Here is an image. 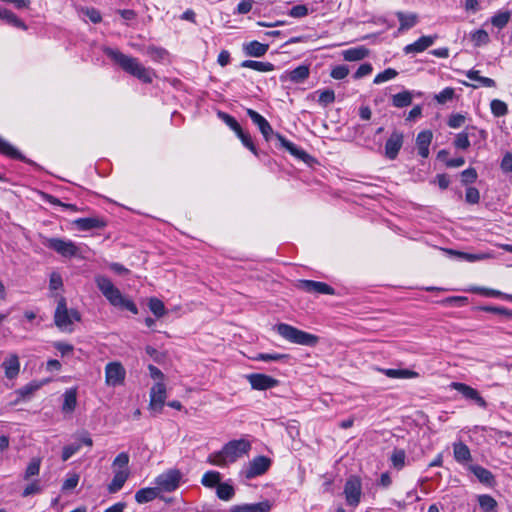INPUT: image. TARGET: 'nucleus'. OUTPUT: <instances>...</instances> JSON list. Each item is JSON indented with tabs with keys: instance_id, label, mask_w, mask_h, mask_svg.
I'll return each instance as SVG.
<instances>
[{
	"instance_id": "nucleus-53",
	"label": "nucleus",
	"mask_w": 512,
	"mask_h": 512,
	"mask_svg": "<svg viewBox=\"0 0 512 512\" xmlns=\"http://www.w3.org/2000/svg\"><path fill=\"white\" fill-rule=\"evenodd\" d=\"M41 491H42V487L40 485V481L34 480L24 488V490L21 493V496L26 498L31 495L39 494Z\"/></svg>"
},
{
	"instance_id": "nucleus-10",
	"label": "nucleus",
	"mask_w": 512,
	"mask_h": 512,
	"mask_svg": "<svg viewBox=\"0 0 512 512\" xmlns=\"http://www.w3.org/2000/svg\"><path fill=\"white\" fill-rule=\"evenodd\" d=\"M126 371L120 362H109L105 366V383L108 386H118L123 384Z\"/></svg>"
},
{
	"instance_id": "nucleus-28",
	"label": "nucleus",
	"mask_w": 512,
	"mask_h": 512,
	"mask_svg": "<svg viewBox=\"0 0 512 512\" xmlns=\"http://www.w3.org/2000/svg\"><path fill=\"white\" fill-rule=\"evenodd\" d=\"M453 455L454 459L461 464L471 460L470 449L463 442H456L453 444Z\"/></svg>"
},
{
	"instance_id": "nucleus-45",
	"label": "nucleus",
	"mask_w": 512,
	"mask_h": 512,
	"mask_svg": "<svg viewBox=\"0 0 512 512\" xmlns=\"http://www.w3.org/2000/svg\"><path fill=\"white\" fill-rule=\"evenodd\" d=\"M478 503L482 510L489 512L495 510L497 507L496 500L490 495H480L478 497Z\"/></svg>"
},
{
	"instance_id": "nucleus-16",
	"label": "nucleus",
	"mask_w": 512,
	"mask_h": 512,
	"mask_svg": "<svg viewBox=\"0 0 512 512\" xmlns=\"http://www.w3.org/2000/svg\"><path fill=\"white\" fill-rule=\"evenodd\" d=\"M450 387L462 394L464 398L475 402L478 406L486 407V401L473 387L461 382H452Z\"/></svg>"
},
{
	"instance_id": "nucleus-34",
	"label": "nucleus",
	"mask_w": 512,
	"mask_h": 512,
	"mask_svg": "<svg viewBox=\"0 0 512 512\" xmlns=\"http://www.w3.org/2000/svg\"><path fill=\"white\" fill-rule=\"evenodd\" d=\"M241 67L249 68L259 72H270L274 70V65L270 62H262L255 60H245L241 63Z\"/></svg>"
},
{
	"instance_id": "nucleus-18",
	"label": "nucleus",
	"mask_w": 512,
	"mask_h": 512,
	"mask_svg": "<svg viewBox=\"0 0 512 512\" xmlns=\"http://www.w3.org/2000/svg\"><path fill=\"white\" fill-rule=\"evenodd\" d=\"M300 286L303 290L309 293H316V294H327V295H334L335 290L330 285L324 283V282H318L313 280H302L300 281Z\"/></svg>"
},
{
	"instance_id": "nucleus-32",
	"label": "nucleus",
	"mask_w": 512,
	"mask_h": 512,
	"mask_svg": "<svg viewBox=\"0 0 512 512\" xmlns=\"http://www.w3.org/2000/svg\"><path fill=\"white\" fill-rule=\"evenodd\" d=\"M399 21V30L404 31L414 27L418 22V16L415 13L405 14L401 11L396 12Z\"/></svg>"
},
{
	"instance_id": "nucleus-57",
	"label": "nucleus",
	"mask_w": 512,
	"mask_h": 512,
	"mask_svg": "<svg viewBox=\"0 0 512 512\" xmlns=\"http://www.w3.org/2000/svg\"><path fill=\"white\" fill-rule=\"evenodd\" d=\"M454 145L458 149L466 150L470 147V140L467 133H459L456 135Z\"/></svg>"
},
{
	"instance_id": "nucleus-25",
	"label": "nucleus",
	"mask_w": 512,
	"mask_h": 512,
	"mask_svg": "<svg viewBox=\"0 0 512 512\" xmlns=\"http://www.w3.org/2000/svg\"><path fill=\"white\" fill-rule=\"evenodd\" d=\"M269 49L268 44H263L258 41H251L243 45V51L247 56L262 57Z\"/></svg>"
},
{
	"instance_id": "nucleus-26",
	"label": "nucleus",
	"mask_w": 512,
	"mask_h": 512,
	"mask_svg": "<svg viewBox=\"0 0 512 512\" xmlns=\"http://www.w3.org/2000/svg\"><path fill=\"white\" fill-rule=\"evenodd\" d=\"M468 469L477 477V479L488 486L494 484L495 479L493 474L486 468L480 465H470Z\"/></svg>"
},
{
	"instance_id": "nucleus-48",
	"label": "nucleus",
	"mask_w": 512,
	"mask_h": 512,
	"mask_svg": "<svg viewBox=\"0 0 512 512\" xmlns=\"http://www.w3.org/2000/svg\"><path fill=\"white\" fill-rule=\"evenodd\" d=\"M218 117L229 126L236 134L242 129L237 120L225 112H218Z\"/></svg>"
},
{
	"instance_id": "nucleus-49",
	"label": "nucleus",
	"mask_w": 512,
	"mask_h": 512,
	"mask_svg": "<svg viewBox=\"0 0 512 512\" xmlns=\"http://www.w3.org/2000/svg\"><path fill=\"white\" fill-rule=\"evenodd\" d=\"M290 356L288 354H280V353H260L255 357V360L258 361H281L287 360Z\"/></svg>"
},
{
	"instance_id": "nucleus-4",
	"label": "nucleus",
	"mask_w": 512,
	"mask_h": 512,
	"mask_svg": "<svg viewBox=\"0 0 512 512\" xmlns=\"http://www.w3.org/2000/svg\"><path fill=\"white\" fill-rule=\"evenodd\" d=\"M95 283L111 305L126 309L133 314H138V308L135 303L132 300L124 297L120 290L114 286L108 277L98 275L95 277Z\"/></svg>"
},
{
	"instance_id": "nucleus-46",
	"label": "nucleus",
	"mask_w": 512,
	"mask_h": 512,
	"mask_svg": "<svg viewBox=\"0 0 512 512\" xmlns=\"http://www.w3.org/2000/svg\"><path fill=\"white\" fill-rule=\"evenodd\" d=\"M391 462L393 466L400 470L405 465L406 453L403 449H395L391 455Z\"/></svg>"
},
{
	"instance_id": "nucleus-6",
	"label": "nucleus",
	"mask_w": 512,
	"mask_h": 512,
	"mask_svg": "<svg viewBox=\"0 0 512 512\" xmlns=\"http://www.w3.org/2000/svg\"><path fill=\"white\" fill-rule=\"evenodd\" d=\"M275 329L281 337L294 344L313 347L319 341L316 335L300 330L289 324L280 323L275 326Z\"/></svg>"
},
{
	"instance_id": "nucleus-31",
	"label": "nucleus",
	"mask_w": 512,
	"mask_h": 512,
	"mask_svg": "<svg viewBox=\"0 0 512 512\" xmlns=\"http://www.w3.org/2000/svg\"><path fill=\"white\" fill-rule=\"evenodd\" d=\"M369 51L364 46L354 47L342 52L343 58L346 61H359L367 57Z\"/></svg>"
},
{
	"instance_id": "nucleus-55",
	"label": "nucleus",
	"mask_w": 512,
	"mask_h": 512,
	"mask_svg": "<svg viewBox=\"0 0 512 512\" xmlns=\"http://www.w3.org/2000/svg\"><path fill=\"white\" fill-rule=\"evenodd\" d=\"M454 94H455L454 89L451 87H447V88L443 89L440 93L435 95V100L439 104H444L447 101H450L454 97Z\"/></svg>"
},
{
	"instance_id": "nucleus-47",
	"label": "nucleus",
	"mask_w": 512,
	"mask_h": 512,
	"mask_svg": "<svg viewBox=\"0 0 512 512\" xmlns=\"http://www.w3.org/2000/svg\"><path fill=\"white\" fill-rule=\"evenodd\" d=\"M398 72L393 68H387L383 72L378 73L374 78V84H381L383 82L394 79Z\"/></svg>"
},
{
	"instance_id": "nucleus-11",
	"label": "nucleus",
	"mask_w": 512,
	"mask_h": 512,
	"mask_svg": "<svg viewBox=\"0 0 512 512\" xmlns=\"http://www.w3.org/2000/svg\"><path fill=\"white\" fill-rule=\"evenodd\" d=\"M271 460L266 456H257L251 460L244 469V475L247 479H253L263 475L270 467Z\"/></svg>"
},
{
	"instance_id": "nucleus-14",
	"label": "nucleus",
	"mask_w": 512,
	"mask_h": 512,
	"mask_svg": "<svg viewBox=\"0 0 512 512\" xmlns=\"http://www.w3.org/2000/svg\"><path fill=\"white\" fill-rule=\"evenodd\" d=\"M310 75V68L308 65H299L293 70H287L280 76L282 83L290 82L292 84L303 83Z\"/></svg>"
},
{
	"instance_id": "nucleus-54",
	"label": "nucleus",
	"mask_w": 512,
	"mask_h": 512,
	"mask_svg": "<svg viewBox=\"0 0 512 512\" xmlns=\"http://www.w3.org/2000/svg\"><path fill=\"white\" fill-rule=\"evenodd\" d=\"M477 176L474 168H468L461 172V182L464 185L472 184L477 180Z\"/></svg>"
},
{
	"instance_id": "nucleus-24",
	"label": "nucleus",
	"mask_w": 512,
	"mask_h": 512,
	"mask_svg": "<svg viewBox=\"0 0 512 512\" xmlns=\"http://www.w3.org/2000/svg\"><path fill=\"white\" fill-rule=\"evenodd\" d=\"M271 504L269 501H263L252 504L234 505L231 507V512H269Z\"/></svg>"
},
{
	"instance_id": "nucleus-23",
	"label": "nucleus",
	"mask_w": 512,
	"mask_h": 512,
	"mask_svg": "<svg viewBox=\"0 0 512 512\" xmlns=\"http://www.w3.org/2000/svg\"><path fill=\"white\" fill-rule=\"evenodd\" d=\"M377 370L383 373L388 378L393 379H412L419 377L418 372L410 369L378 368Z\"/></svg>"
},
{
	"instance_id": "nucleus-39",
	"label": "nucleus",
	"mask_w": 512,
	"mask_h": 512,
	"mask_svg": "<svg viewBox=\"0 0 512 512\" xmlns=\"http://www.w3.org/2000/svg\"><path fill=\"white\" fill-rule=\"evenodd\" d=\"M40 466H41V459L38 457H35L31 459L28 466L25 469L23 479L24 480H30L32 477L37 476L40 472Z\"/></svg>"
},
{
	"instance_id": "nucleus-60",
	"label": "nucleus",
	"mask_w": 512,
	"mask_h": 512,
	"mask_svg": "<svg viewBox=\"0 0 512 512\" xmlns=\"http://www.w3.org/2000/svg\"><path fill=\"white\" fill-rule=\"evenodd\" d=\"M349 74V68L345 65L334 67L330 73L331 77L336 80L344 79Z\"/></svg>"
},
{
	"instance_id": "nucleus-5",
	"label": "nucleus",
	"mask_w": 512,
	"mask_h": 512,
	"mask_svg": "<svg viewBox=\"0 0 512 512\" xmlns=\"http://www.w3.org/2000/svg\"><path fill=\"white\" fill-rule=\"evenodd\" d=\"M81 321V314L76 309H68L66 299L61 296L54 312V324L61 331L72 332L74 322Z\"/></svg>"
},
{
	"instance_id": "nucleus-12",
	"label": "nucleus",
	"mask_w": 512,
	"mask_h": 512,
	"mask_svg": "<svg viewBox=\"0 0 512 512\" xmlns=\"http://www.w3.org/2000/svg\"><path fill=\"white\" fill-rule=\"evenodd\" d=\"M166 400V386L162 382L154 384L150 390L149 409L154 413H160Z\"/></svg>"
},
{
	"instance_id": "nucleus-33",
	"label": "nucleus",
	"mask_w": 512,
	"mask_h": 512,
	"mask_svg": "<svg viewBox=\"0 0 512 512\" xmlns=\"http://www.w3.org/2000/svg\"><path fill=\"white\" fill-rule=\"evenodd\" d=\"M158 489L155 488H142L135 493V500L139 504H144L153 501L158 496Z\"/></svg>"
},
{
	"instance_id": "nucleus-50",
	"label": "nucleus",
	"mask_w": 512,
	"mask_h": 512,
	"mask_svg": "<svg viewBox=\"0 0 512 512\" xmlns=\"http://www.w3.org/2000/svg\"><path fill=\"white\" fill-rule=\"evenodd\" d=\"M471 39L474 45L479 47L489 42V35L485 30L479 29L471 34Z\"/></svg>"
},
{
	"instance_id": "nucleus-38",
	"label": "nucleus",
	"mask_w": 512,
	"mask_h": 512,
	"mask_svg": "<svg viewBox=\"0 0 512 512\" xmlns=\"http://www.w3.org/2000/svg\"><path fill=\"white\" fill-rule=\"evenodd\" d=\"M216 494L219 499L223 501H229L233 498L235 490L232 485L225 482H220L217 485Z\"/></svg>"
},
{
	"instance_id": "nucleus-62",
	"label": "nucleus",
	"mask_w": 512,
	"mask_h": 512,
	"mask_svg": "<svg viewBox=\"0 0 512 512\" xmlns=\"http://www.w3.org/2000/svg\"><path fill=\"white\" fill-rule=\"evenodd\" d=\"M53 347L60 352L62 356L68 355L73 352L74 347L73 345L62 342V341H56L53 343Z\"/></svg>"
},
{
	"instance_id": "nucleus-64",
	"label": "nucleus",
	"mask_w": 512,
	"mask_h": 512,
	"mask_svg": "<svg viewBox=\"0 0 512 512\" xmlns=\"http://www.w3.org/2000/svg\"><path fill=\"white\" fill-rule=\"evenodd\" d=\"M372 70L373 68L370 63H363L358 67L353 77L355 79H360L362 77L369 75L372 72Z\"/></svg>"
},
{
	"instance_id": "nucleus-17",
	"label": "nucleus",
	"mask_w": 512,
	"mask_h": 512,
	"mask_svg": "<svg viewBox=\"0 0 512 512\" xmlns=\"http://www.w3.org/2000/svg\"><path fill=\"white\" fill-rule=\"evenodd\" d=\"M437 39H438V36L436 34L435 35L421 36L415 42L406 45L403 48V52L406 55L418 54V53L424 52L426 49L431 47L435 43V41Z\"/></svg>"
},
{
	"instance_id": "nucleus-41",
	"label": "nucleus",
	"mask_w": 512,
	"mask_h": 512,
	"mask_svg": "<svg viewBox=\"0 0 512 512\" xmlns=\"http://www.w3.org/2000/svg\"><path fill=\"white\" fill-rule=\"evenodd\" d=\"M221 475L217 471H207L202 479L201 483L206 487H214L220 483Z\"/></svg>"
},
{
	"instance_id": "nucleus-42",
	"label": "nucleus",
	"mask_w": 512,
	"mask_h": 512,
	"mask_svg": "<svg viewBox=\"0 0 512 512\" xmlns=\"http://www.w3.org/2000/svg\"><path fill=\"white\" fill-rule=\"evenodd\" d=\"M490 108L495 117H502L508 113L507 104L499 99H493L490 103Z\"/></svg>"
},
{
	"instance_id": "nucleus-3",
	"label": "nucleus",
	"mask_w": 512,
	"mask_h": 512,
	"mask_svg": "<svg viewBox=\"0 0 512 512\" xmlns=\"http://www.w3.org/2000/svg\"><path fill=\"white\" fill-rule=\"evenodd\" d=\"M246 113L250 117L251 121L258 127L266 141H270L272 137H276L281 147L289 151L291 155L301 160H305L306 157H308V154L303 149L297 147L281 134L275 133L270 123L257 111L249 108L247 109Z\"/></svg>"
},
{
	"instance_id": "nucleus-59",
	"label": "nucleus",
	"mask_w": 512,
	"mask_h": 512,
	"mask_svg": "<svg viewBox=\"0 0 512 512\" xmlns=\"http://www.w3.org/2000/svg\"><path fill=\"white\" fill-rule=\"evenodd\" d=\"M288 15L293 18H303L308 15V8L303 4L295 5L289 10Z\"/></svg>"
},
{
	"instance_id": "nucleus-19",
	"label": "nucleus",
	"mask_w": 512,
	"mask_h": 512,
	"mask_svg": "<svg viewBox=\"0 0 512 512\" xmlns=\"http://www.w3.org/2000/svg\"><path fill=\"white\" fill-rule=\"evenodd\" d=\"M73 224L80 231L102 229L107 225L106 221L99 217L78 218L73 221Z\"/></svg>"
},
{
	"instance_id": "nucleus-61",
	"label": "nucleus",
	"mask_w": 512,
	"mask_h": 512,
	"mask_svg": "<svg viewBox=\"0 0 512 512\" xmlns=\"http://www.w3.org/2000/svg\"><path fill=\"white\" fill-rule=\"evenodd\" d=\"M465 200L470 204H477L480 200L479 190L475 187H468L465 193Z\"/></svg>"
},
{
	"instance_id": "nucleus-58",
	"label": "nucleus",
	"mask_w": 512,
	"mask_h": 512,
	"mask_svg": "<svg viewBox=\"0 0 512 512\" xmlns=\"http://www.w3.org/2000/svg\"><path fill=\"white\" fill-rule=\"evenodd\" d=\"M81 448V443H74L67 445L62 450V460L67 461L70 459L75 453H77Z\"/></svg>"
},
{
	"instance_id": "nucleus-22",
	"label": "nucleus",
	"mask_w": 512,
	"mask_h": 512,
	"mask_svg": "<svg viewBox=\"0 0 512 512\" xmlns=\"http://www.w3.org/2000/svg\"><path fill=\"white\" fill-rule=\"evenodd\" d=\"M433 138V134L430 130L421 131L416 138V146L418 149V154L422 158H427L429 156V146L431 144Z\"/></svg>"
},
{
	"instance_id": "nucleus-56",
	"label": "nucleus",
	"mask_w": 512,
	"mask_h": 512,
	"mask_svg": "<svg viewBox=\"0 0 512 512\" xmlns=\"http://www.w3.org/2000/svg\"><path fill=\"white\" fill-rule=\"evenodd\" d=\"M335 101V93L333 90L327 89L323 90L319 94L318 102L323 105L327 106Z\"/></svg>"
},
{
	"instance_id": "nucleus-1",
	"label": "nucleus",
	"mask_w": 512,
	"mask_h": 512,
	"mask_svg": "<svg viewBox=\"0 0 512 512\" xmlns=\"http://www.w3.org/2000/svg\"><path fill=\"white\" fill-rule=\"evenodd\" d=\"M103 52L125 72L144 83H152L155 73L152 69L144 67L137 58L126 55L121 51L110 47H105Z\"/></svg>"
},
{
	"instance_id": "nucleus-29",
	"label": "nucleus",
	"mask_w": 512,
	"mask_h": 512,
	"mask_svg": "<svg viewBox=\"0 0 512 512\" xmlns=\"http://www.w3.org/2000/svg\"><path fill=\"white\" fill-rule=\"evenodd\" d=\"M0 19L16 28H20L22 30L27 29L26 24L21 19H19L15 13L7 8L0 7Z\"/></svg>"
},
{
	"instance_id": "nucleus-52",
	"label": "nucleus",
	"mask_w": 512,
	"mask_h": 512,
	"mask_svg": "<svg viewBox=\"0 0 512 512\" xmlns=\"http://www.w3.org/2000/svg\"><path fill=\"white\" fill-rule=\"evenodd\" d=\"M510 13L509 12H500L496 15H494L491 18V23L493 26L502 29L505 27L509 21Z\"/></svg>"
},
{
	"instance_id": "nucleus-40",
	"label": "nucleus",
	"mask_w": 512,
	"mask_h": 512,
	"mask_svg": "<svg viewBox=\"0 0 512 512\" xmlns=\"http://www.w3.org/2000/svg\"><path fill=\"white\" fill-rule=\"evenodd\" d=\"M150 311L157 317L160 318L165 315L166 309L164 303L155 297L149 299L148 303Z\"/></svg>"
},
{
	"instance_id": "nucleus-36",
	"label": "nucleus",
	"mask_w": 512,
	"mask_h": 512,
	"mask_svg": "<svg viewBox=\"0 0 512 512\" xmlns=\"http://www.w3.org/2000/svg\"><path fill=\"white\" fill-rule=\"evenodd\" d=\"M412 99V93L405 90L392 96V105L396 108H404L411 105Z\"/></svg>"
},
{
	"instance_id": "nucleus-35",
	"label": "nucleus",
	"mask_w": 512,
	"mask_h": 512,
	"mask_svg": "<svg viewBox=\"0 0 512 512\" xmlns=\"http://www.w3.org/2000/svg\"><path fill=\"white\" fill-rule=\"evenodd\" d=\"M0 153L12 159L25 161V157L9 142L0 137Z\"/></svg>"
},
{
	"instance_id": "nucleus-43",
	"label": "nucleus",
	"mask_w": 512,
	"mask_h": 512,
	"mask_svg": "<svg viewBox=\"0 0 512 512\" xmlns=\"http://www.w3.org/2000/svg\"><path fill=\"white\" fill-rule=\"evenodd\" d=\"M236 135L247 149H249L254 155H258V150L252 140L251 135L248 132H245L243 129H241L240 132H238Z\"/></svg>"
},
{
	"instance_id": "nucleus-44",
	"label": "nucleus",
	"mask_w": 512,
	"mask_h": 512,
	"mask_svg": "<svg viewBox=\"0 0 512 512\" xmlns=\"http://www.w3.org/2000/svg\"><path fill=\"white\" fill-rule=\"evenodd\" d=\"M40 388V384L36 382L28 383L27 385L21 387L16 391L19 397L22 400L30 398L38 389Z\"/></svg>"
},
{
	"instance_id": "nucleus-9",
	"label": "nucleus",
	"mask_w": 512,
	"mask_h": 512,
	"mask_svg": "<svg viewBox=\"0 0 512 512\" xmlns=\"http://www.w3.org/2000/svg\"><path fill=\"white\" fill-rule=\"evenodd\" d=\"M344 494L347 504L356 507L362 495V483L358 476H350L344 486Z\"/></svg>"
},
{
	"instance_id": "nucleus-7",
	"label": "nucleus",
	"mask_w": 512,
	"mask_h": 512,
	"mask_svg": "<svg viewBox=\"0 0 512 512\" xmlns=\"http://www.w3.org/2000/svg\"><path fill=\"white\" fill-rule=\"evenodd\" d=\"M42 244L62 257L71 258L79 254V247L71 240L61 238H44Z\"/></svg>"
},
{
	"instance_id": "nucleus-27",
	"label": "nucleus",
	"mask_w": 512,
	"mask_h": 512,
	"mask_svg": "<svg viewBox=\"0 0 512 512\" xmlns=\"http://www.w3.org/2000/svg\"><path fill=\"white\" fill-rule=\"evenodd\" d=\"M466 76L470 80L477 81L479 83L478 85L465 83V85H467V86H471L473 88H478L479 86H483V87H495L496 86V82L493 79L481 76L480 71H478V70H473V69L469 70L466 73Z\"/></svg>"
},
{
	"instance_id": "nucleus-2",
	"label": "nucleus",
	"mask_w": 512,
	"mask_h": 512,
	"mask_svg": "<svg viewBox=\"0 0 512 512\" xmlns=\"http://www.w3.org/2000/svg\"><path fill=\"white\" fill-rule=\"evenodd\" d=\"M251 449V443L245 439L231 440L226 443L220 451L211 453L207 462L211 465L224 467L236 462L246 455Z\"/></svg>"
},
{
	"instance_id": "nucleus-8",
	"label": "nucleus",
	"mask_w": 512,
	"mask_h": 512,
	"mask_svg": "<svg viewBox=\"0 0 512 512\" xmlns=\"http://www.w3.org/2000/svg\"><path fill=\"white\" fill-rule=\"evenodd\" d=\"M180 480V471L176 469H171L157 476V478L155 479V484L158 491L172 492L179 487Z\"/></svg>"
},
{
	"instance_id": "nucleus-13",
	"label": "nucleus",
	"mask_w": 512,
	"mask_h": 512,
	"mask_svg": "<svg viewBox=\"0 0 512 512\" xmlns=\"http://www.w3.org/2000/svg\"><path fill=\"white\" fill-rule=\"evenodd\" d=\"M254 390H267L278 386L279 380L263 373H252L246 376Z\"/></svg>"
},
{
	"instance_id": "nucleus-63",
	"label": "nucleus",
	"mask_w": 512,
	"mask_h": 512,
	"mask_svg": "<svg viewBox=\"0 0 512 512\" xmlns=\"http://www.w3.org/2000/svg\"><path fill=\"white\" fill-rule=\"evenodd\" d=\"M83 14L93 23H99L102 20L100 12L96 8L82 9Z\"/></svg>"
},
{
	"instance_id": "nucleus-21",
	"label": "nucleus",
	"mask_w": 512,
	"mask_h": 512,
	"mask_svg": "<svg viewBox=\"0 0 512 512\" xmlns=\"http://www.w3.org/2000/svg\"><path fill=\"white\" fill-rule=\"evenodd\" d=\"M5 377L12 380L15 379L20 372V361L16 354H10L2 363Z\"/></svg>"
},
{
	"instance_id": "nucleus-20",
	"label": "nucleus",
	"mask_w": 512,
	"mask_h": 512,
	"mask_svg": "<svg viewBox=\"0 0 512 512\" xmlns=\"http://www.w3.org/2000/svg\"><path fill=\"white\" fill-rule=\"evenodd\" d=\"M113 472V479L107 486V490L111 494L121 490L130 475L129 469H118L113 470Z\"/></svg>"
},
{
	"instance_id": "nucleus-51",
	"label": "nucleus",
	"mask_w": 512,
	"mask_h": 512,
	"mask_svg": "<svg viewBox=\"0 0 512 512\" xmlns=\"http://www.w3.org/2000/svg\"><path fill=\"white\" fill-rule=\"evenodd\" d=\"M129 455L126 452H121L116 456V458L113 460L112 468L113 470L118 469H129Z\"/></svg>"
},
{
	"instance_id": "nucleus-30",
	"label": "nucleus",
	"mask_w": 512,
	"mask_h": 512,
	"mask_svg": "<svg viewBox=\"0 0 512 512\" xmlns=\"http://www.w3.org/2000/svg\"><path fill=\"white\" fill-rule=\"evenodd\" d=\"M64 401L62 411L64 413H72L77 406V391L74 388L68 389L63 394Z\"/></svg>"
},
{
	"instance_id": "nucleus-15",
	"label": "nucleus",
	"mask_w": 512,
	"mask_h": 512,
	"mask_svg": "<svg viewBox=\"0 0 512 512\" xmlns=\"http://www.w3.org/2000/svg\"><path fill=\"white\" fill-rule=\"evenodd\" d=\"M403 142V133L397 130L393 131L385 143V156L390 160L396 159Z\"/></svg>"
},
{
	"instance_id": "nucleus-37",
	"label": "nucleus",
	"mask_w": 512,
	"mask_h": 512,
	"mask_svg": "<svg viewBox=\"0 0 512 512\" xmlns=\"http://www.w3.org/2000/svg\"><path fill=\"white\" fill-rule=\"evenodd\" d=\"M146 55H148L155 62H162L169 56V53L162 47L150 45L146 49Z\"/></svg>"
}]
</instances>
